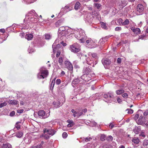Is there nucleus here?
Listing matches in <instances>:
<instances>
[{"label":"nucleus","instance_id":"obj_1","mask_svg":"<svg viewBox=\"0 0 148 148\" xmlns=\"http://www.w3.org/2000/svg\"><path fill=\"white\" fill-rule=\"evenodd\" d=\"M44 133V135L45 138L47 139L49 138V136H52L53 135L56 133V131L52 129L51 127H47L43 130Z\"/></svg>","mask_w":148,"mask_h":148},{"label":"nucleus","instance_id":"obj_2","mask_svg":"<svg viewBox=\"0 0 148 148\" xmlns=\"http://www.w3.org/2000/svg\"><path fill=\"white\" fill-rule=\"evenodd\" d=\"M48 72L46 69L42 67L40 69V72L37 75V77L38 79H44L48 75Z\"/></svg>","mask_w":148,"mask_h":148},{"label":"nucleus","instance_id":"obj_3","mask_svg":"<svg viewBox=\"0 0 148 148\" xmlns=\"http://www.w3.org/2000/svg\"><path fill=\"white\" fill-rule=\"evenodd\" d=\"M77 32L78 34H75V38L80 40L81 42H85V40L84 39V38L85 37V34L84 32V31L82 30H81L79 31V32H78L77 31Z\"/></svg>","mask_w":148,"mask_h":148},{"label":"nucleus","instance_id":"obj_4","mask_svg":"<svg viewBox=\"0 0 148 148\" xmlns=\"http://www.w3.org/2000/svg\"><path fill=\"white\" fill-rule=\"evenodd\" d=\"M102 95L103 98L106 99V100H105V101L106 102H110L111 101V98L114 97L113 92H108V93H104L102 94Z\"/></svg>","mask_w":148,"mask_h":148},{"label":"nucleus","instance_id":"obj_5","mask_svg":"<svg viewBox=\"0 0 148 148\" xmlns=\"http://www.w3.org/2000/svg\"><path fill=\"white\" fill-rule=\"evenodd\" d=\"M144 10L143 5L141 4H138L137 7V14L138 15L142 14Z\"/></svg>","mask_w":148,"mask_h":148},{"label":"nucleus","instance_id":"obj_6","mask_svg":"<svg viewBox=\"0 0 148 148\" xmlns=\"http://www.w3.org/2000/svg\"><path fill=\"white\" fill-rule=\"evenodd\" d=\"M101 62L105 68H107L111 63L110 61L107 58L103 59Z\"/></svg>","mask_w":148,"mask_h":148},{"label":"nucleus","instance_id":"obj_7","mask_svg":"<svg viewBox=\"0 0 148 148\" xmlns=\"http://www.w3.org/2000/svg\"><path fill=\"white\" fill-rule=\"evenodd\" d=\"M70 50L72 52L74 53L77 52L79 51V48L77 47V44H75L71 46Z\"/></svg>","mask_w":148,"mask_h":148},{"label":"nucleus","instance_id":"obj_8","mask_svg":"<svg viewBox=\"0 0 148 148\" xmlns=\"http://www.w3.org/2000/svg\"><path fill=\"white\" fill-rule=\"evenodd\" d=\"M38 114L39 116H41L42 118L44 119L47 118L49 115V114L48 115L47 114H45V112L43 110L39 111L38 112Z\"/></svg>","mask_w":148,"mask_h":148},{"label":"nucleus","instance_id":"obj_9","mask_svg":"<svg viewBox=\"0 0 148 148\" xmlns=\"http://www.w3.org/2000/svg\"><path fill=\"white\" fill-rule=\"evenodd\" d=\"M64 64L66 66L69 70H72L73 69V66L72 64L69 61H66L64 62Z\"/></svg>","mask_w":148,"mask_h":148},{"label":"nucleus","instance_id":"obj_10","mask_svg":"<svg viewBox=\"0 0 148 148\" xmlns=\"http://www.w3.org/2000/svg\"><path fill=\"white\" fill-rule=\"evenodd\" d=\"M144 119V117H143L142 116H140L138 120L137 121V123L138 124L144 125L145 124Z\"/></svg>","mask_w":148,"mask_h":148},{"label":"nucleus","instance_id":"obj_11","mask_svg":"<svg viewBox=\"0 0 148 148\" xmlns=\"http://www.w3.org/2000/svg\"><path fill=\"white\" fill-rule=\"evenodd\" d=\"M86 46L88 48H92L94 47V46L92 45V41L90 39L86 40Z\"/></svg>","mask_w":148,"mask_h":148},{"label":"nucleus","instance_id":"obj_12","mask_svg":"<svg viewBox=\"0 0 148 148\" xmlns=\"http://www.w3.org/2000/svg\"><path fill=\"white\" fill-rule=\"evenodd\" d=\"M127 4V2L126 0H121L119 3V6L121 8H123Z\"/></svg>","mask_w":148,"mask_h":148},{"label":"nucleus","instance_id":"obj_13","mask_svg":"<svg viewBox=\"0 0 148 148\" xmlns=\"http://www.w3.org/2000/svg\"><path fill=\"white\" fill-rule=\"evenodd\" d=\"M82 57L83 58H85L86 60V63L89 65H90L92 63V61H91L90 59L88 58H87V56L86 55H83Z\"/></svg>","mask_w":148,"mask_h":148},{"label":"nucleus","instance_id":"obj_14","mask_svg":"<svg viewBox=\"0 0 148 148\" xmlns=\"http://www.w3.org/2000/svg\"><path fill=\"white\" fill-rule=\"evenodd\" d=\"M77 111L75 113V117H77V118H79L80 116L82 115L83 114V112L82 111V110L81 109H78L76 110Z\"/></svg>","mask_w":148,"mask_h":148},{"label":"nucleus","instance_id":"obj_15","mask_svg":"<svg viewBox=\"0 0 148 148\" xmlns=\"http://www.w3.org/2000/svg\"><path fill=\"white\" fill-rule=\"evenodd\" d=\"M131 30L135 34H138L140 33V31L139 28H135L133 27H132L131 28Z\"/></svg>","mask_w":148,"mask_h":148},{"label":"nucleus","instance_id":"obj_16","mask_svg":"<svg viewBox=\"0 0 148 148\" xmlns=\"http://www.w3.org/2000/svg\"><path fill=\"white\" fill-rule=\"evenodd\" d=\"M88 55L89 56H91L93 58H95V59H97L98 58L97 55L95 53L89 52L88 53Z\"/></svg>","mask_w":148,"mask_h":148},{"label":"nucleus","instance_id":"obj_17","mask_svg":"<svg viewBox=\"0 0 148 148\" xmlns=\"http://www.w3.org/2000/svg\"><path fill=\"white\" fill-rule=\"evenodd\" d=\"M63 20L60 19L56 23V26L58 27L60 26H62L63 25Z\"/></svg>","mask_w":148,"mask_h":148},{"label":"nucleus","instance_id":"obj_18","mask_svg":"<svg viewBox=\"0 0 148 148\" xmlns=\"http://www.w3.org/2000/svg\"><path fill=\"white\" fill-rule=\"evenodd\" d=\"M148 145V140H145L141 148H147V146Z\"/></svg>","mask_w":148,"mask_h":148},{"label":"nucleus","instance_id":"obj_19","mask_svg":"<svg viewBox=\"0 0 148 148\" xmlns=\"http://www.w3.org/2000/svg\"><path fill=\"white\" fill-rule=\"evenodd\" d=\"M33 37V36L31 34H27L25 35V38L28 40H31Z\"/></svg>","mask_w":148,"mask_h":148},{"label":"nucleus","instance_id":"obj_20","mask_svg":"<svg viewBox=\"0 0 148 148\" xmlns=\"http://www.w3.org/2000/svg\"><path fill=\"white\" fill-rule=\"evenodd\" d=\"M81 81L80 79H79L78 78L75 79L73 80L72 82V85L73 86V85H75L78 84Z\"/></svg>","mask_w":148,"mask_h":148},{"label":"nucleus","instance_id":"obj_21","mask_svg":"<svg viewBox=\"0 0 148 148\" xmlns=\"http://www.w3.org/2000/svg\"><path fill=\"white\" fill-rule=\"evenodd\" d=\"M2 148H12V147L10 144L8 143H6L3 144Z\"/></svg>","mask_w":148,"mask_h":148},{"label":"nucleus","instance_id":"obj_22","mask_svg":"<svg viewBox=\"0 0 148 148\" xmlns=\"http://www.w3.org/2000/svg\"><path fill=\"white\" fill-rule=\"evenodd\" d=\"M8 103L12 105H16L18 104V102L16 100H11L9 101Z\"/></svg>","mask_w":148,"mask_h":148},{"label":"nucleus","instance_id":"obj_23","mask_svg":"<svg viewBox=\"0 0 148 148\" xmlns=\"http://www.w3.org/2000/svg\"><path fill=\"white\" fill-rule=\"evenodd\" d=\"M84 18L86 19V20L88 23H90L92 20V18H90V15H85Z\"/></svg>","mask_w":148,"mask_h":148},{"label":"nucleus","instance_id":"obj_24","mask_svg":"<svg viewBox=\"0 0 148 148\" xmlns=\"http://www.w3.org/2000/svg\"><path fill=\"white\" fill-rule=\"evenodd\" d=\"M90 70L89 67L84 68L83 71L86 75H88L89 72L90 71Z\"/></svg>","mask_w":148,"mask_h":148},{"label":"nucleus","instance_id":"obj_25","mask_svg":"<svg viewBox=\"0 0 148 148\" xmlns=\"http://www.w3.org/2000/svg\"><path fill=\"white\" fill-rule=\"evenodd\" d=\"M140 130V127H136L135 129L133 131L136 134H138Z\"/></svg>","mask_w":148,"mask_h":148},{"label":"nucleus","instance_id":"obj_26","mask_svg":"<svg viewBox=\"0 0 148 148\" xmlns=\"http://www.w3.org/2000/svg\"><path fill=\"white\" fill-rule=\"evenodd\" d=\"M21 123L20 122H17L15 124V127L14 128V130H15V128H16L17 130H19L20 128L21 125L20 123Z\"/></svg>","mask_w":148,"mask_h":148},{"label":"nucleus","instance_id":"obj_27","mask_svg":"<svg viewBox=\"0 0 148 148\" xmlns=\"http://www.w3.org/2000/svg\"><path fill=\"white\" fill-rule=\"evenodd\" d=\"M80 5V3L79 2H77L74 7L75 9L76 10H78L79 8V6Z\"/></svg>","mask_w":148,"mask_h":148},{"label":"nucleus","instance_id":"obj_28","mask_svg":"<svg viewBox=\"0 0 148 148\" xmlns=\"http://www.w3.org/2000/svg\"><path fill=\"white\" fill-rule=\"evenodd\" d=\"M90 123H89V125L91 127H93L96 125L97 123L93 120L91 121H89Z\"/></svg>","mask_w":148,"mask_h":148},{"label":"nucleus","instance_id":"obj_29","mask_svg":"<svg viewBox=\"0 0 148 148\" xmlns=\"http://www.w3.org/2000/svg\"><path fill=\"white\" fill-rule=\"evenodd\" d=\"M23 135V133L20 131H18L16 134V136L18 138H21Z\"/></svg>","mask_w":148,"mask_h":148},{"label":"nucleus","instance_id":"obj_30","mask_svg":"<svg viewBox=\"0 0 148 148\" xmlns=\"http://www.w3.org/2000/svg\"><path fill=\"white\" fill-rule=\"evenodd\" d=\"M132 141L134 143L138 144L139 143L140 140L138 138H134L133 139Z\"/></svg>","mask_w":148,"mask_h":148},{"label":"nucleus","instance_id":"obj_31","mask_svg":"<svg viewBox=\"0 0 148 148\" xmlns=\"http://www.w3.org/2000/svg\"><path fill=\"white\" fill-rule=\"evenodd\" d=\"M107 38H102L100 40H99V43H101V42H102V44H103L104 42H106L107 41Z\"/></svg>","mask_w":148,"mask_h":148},{"label":"nucleus","instance_id":"obj_32","mask_svg":"<svg viewBox=\"0 0 148 148\" xmlns=\"http://www.w3.org/2000/svg\"><path fill=\"white\" fill-rule=\"evenodd\" d=\"M124 90L123 89L119 90L116 91V93L117 95H120L124 92Z\"/></svg>","mask_w":148,"mask_h":148},{"label":"nucleus","instance_id":"obj_33","mask_svg":"<svg viewBox=\"0 0 148 148\" xmlns=\"http://www.w3.org/2000/svg\"><path fill=\"white\" fill-rule=\"evenodd\" d=\"M90 76V75H87V76L85 77V78L84 80V82H88L91 79L89 77V76Z\"/></svg>","mask_w":148,"mask_h":148},{"label":"nucleus","instance_id":"obj_34","mask_svg":"<svg viewBox=\"0 0 148 148\" xmlns=\"http://www.w3.org/2000/svg\"><path fill=\"white\" fill-rule=\"evenodd\" d=\"M45 38L46 40H49L51 38V36L48 34H46L44 35Z\"/></svg>","mask_w":148,"mask_h":148},{"label":"nucleus","instance_id":"obj_35","mask_svg":"<svg viewBox=\"0 0 148 148\" xmlns=\"http://www.w3.org/2000/svg\"><path fill=\"white\" fill-rule=\"evenodd\" d=\"M129 23V21L128 19H127L125 20V21L122 23V25H128Z\"/></svg>","mask_w":148,"mask_h":148},{"label":"nucleus","instance_id":"obj_36","mask_svg":"<svg viewBox=\"0 0 148 148\" xmlns=\"http://www.w3.org/2000/svg\"><path fill=\"white\" fill-rule=\"evenodd\" d=\"M53 104L55 105V107L56 108H57L59 106L60 102L58 101H57L56 102L54 101L53 102Z\"/></svg>","mask_w":148,"mask_h":148},{"label":"nucleus","instance_id":"obj_37","mask_svg":"<svg viewBox=\"0 0 148 148\" xmlns=\"http://www.w3.org/2000/svg\"><path fill=\"white\" fill-rule=\"evenodd\" d=\"M55 79H53L51 82L50 87V89L51 90H53V89L55 83Z\"/></svg>","mask_w":148,"mask_h":148},{"label":"nucleus","instance_id":"obj_38","mask_svg":"<svg viewBox=\"0 0 148 148\" xmlns=\"http://www.w3.org/2000/svg\"><path fill=\"white\" fill-rule=\"evenodd\" d=\"M101 24L102 27L105 29H107V27L106 26V24L105 23L103 22H101Z\"/></svg>","mask_w":148,"mask_h":148},{"label":"nucleus","instance_id":"obj_39","mask_svg":"<svg viewBox=\"0 0 148 148\" xmlns=\"http://www.w3.org/2000/svg\"><path fill=\"white\" fill-rule=\"evenodd\" d=\"M7 104L6 101H4V102L0 103V108H1L4 106H6Z\"/></svg>","mask_w":148,"mask_h":148},{"label":"nucleus","instance_id":"obj_40","mask_svg":"<svg viewBox=\"0 0 148 148\" xmlns=\"http://www.w3.org/2000/svg\"><path fill=\"white\" fill-rule=\"evenodd\" d=\"M58 62L60 65H62L63 62V59L62 58L60 57L59 58L58 60Z\"/></svg>","mask_w":148,"mask_h":148},{"label":"nucleus","instance_id":"obj_41","mask_svg":"<svg viewBox=\"0 0 148 148\" xmlns=\"http://www.w3.org/2000/svg\"><path fill=\"white\" fill-rule=\"evenodd\" d=\"M106 138V136L104 134H102L101 136L100 139L102 141H104Z\"/></svg>","mask_w":148,"mask_h":148},{"label":"nucleus","instance_id":"obj_42","mask_svg":"<svg viewBox=\"0 0 148 148\" xmlns=\"http://www.w3.org/2000/svg\"><path fill=\"white\" fill-rule=\"evenodd\" d=\"M126 111H128L127 113L129 114H132L133 112V110L131 109H127L126 110Z\"/></svg>","mask_w":148,"mask_h":148},{"label":"nucleus","instance_id":"obj_43","mask_svg":"<svg viewBox=\"0 0 148 148\" xmlns=\"http://www.w3.org/2000/svg\"><path fill=\"white\" fill-rule=\"evenodd\" d=\"M95 7H96L97 9H99L101 7V5L100 4L95 3L94 4Z\"/></svg>","mask_w":148,"mask_h":148},{"label":"nucleus","instance_id":"obj_44","mask_svg":"<svg viewBox=\"0 0 148 148\" xmlns=\"http://www.w3.org/2000/svg\"><path fill=\"white\" fill-rule=\"evenodd\" d=\"M122 28L121 27H117L115 29V30L116 31H119L121 30Z\"/></svg>","mask_w":148,"mask_h":148},{"label":"nucleus","instance_id":"obj_45","mask_svg":"<svg viewBox=\"0 0 148 148\" xmlns=\"http://www.w3.org/2000/svg\"><path fill=\"white\" fill-rule=\"evenodd\" d=\"M92 139V138L90 137H88L85 138V141L88 142L90 141Z\"/></svg>","mask_w":148,"mask_h":148},{"label":"nucleus","instance_id":"obj_46","mask_svg":"<svg viewBox=\"0 0 148 148\" xmlns=\"http://www.w3.org/2000/svg\"><path fill=\"white\" fill-rule=\"evenodd\" d=\"M77 110H76V111H75L74 109H72L71 110V112L73 113V116L74 117H75V113L76 111H77Z\"/></svg>","mask_w":148,"mask_h":148},{"label":"nucleus","instance_id":"obj_47","mask_svg":"<svg viewBox=\"0 0 148 148\" xmlns=\"http://www.w3.org/2000/svg\"><path fill=\"white\" fill-rule=\"evenodd\" d=\"M61 83V80L60 79H57L56 81V84L57 85L60 84Z\"/></svg>","mask_w":148,"mask_h":148},{"label":"nucleus","instance_id":"obj_48","mask_svg":"<svg viewBox=\"0 0 148 148\" xmlns=\"http://www.w3.org/2000/svg\"><path fill=\"white\" fill-rule=\"evenodd\" d=\"M86 76H87V75L86 74H84L81 76L80 79L83 80V82L84 81V79Z\"/></svg>","mask_w":148,"mask_h":148},{"label":"nucleus","instance_id":"obj_49","mask_svg":"<svg viewBox=\"0 0 148 148\" xmlns=\"http://www.w3.org/2000/svg\"><path fill=\"white\" fill-rule=\"evenodd\" d=\"M67 134L66 132H63L62 134L63 137L65 138L67 137Z\"/></svg>","mask_w":148,"mask_h":148},{"label":"nucleus","instance_id":"obj_50","mask_svg":"<svg viewBox=\"0 0 148 148\" xmlns=\"http://www.w3.org/2000/svg\"><path fill=\"white\" fill-rule=\"evenodd\" d=\"M67 122L70 124H74L73 121L72 120H68L67 121Z\"/></svg>","mask_w":148,"mask_h":148},{"label":"nucleus","instance_id":"obj_51","mask_svg":"<svg viewBox=\"0 0 148 148\" xmlns=\"http://www.w3.org/2000/svg\"><path fill=\"white\" fill-rule=\"evenodd\" d=\"M59 31H62L65 30V28L63 26H62L59 28Z\"/></svg>","mask_w":148,"mask_h":148},{"label":"nucleus","instance_id":"obj_52","mask_svg":"<svg viewBox=\"0 0 148 148\" xmlns=\"http://www.w3.org/2000/svg\"><path fill=\"white\" fill-rule=\"evenodd\" d=\"M124 98H127L128 96V94L126 93H124L122 95Z\"/></svg>","mask_w":148,"mask_h":148},{"label":"nucleus","instance_id":"obj_53","mask_svg":"<svg viewBox=\"0 0 148 148\" xmlns=\"http://www.w3.org/2000/svg\"><path fill=\"white\" fill-rule=\"evenodd\" d=\"M112 138H113L112 136H110L107 138V139L108 140H112Z\"/></svg>","mask_w":148,"mask_h":148},{"label":"nucleus","instance_id":"obj_54","mask_svg":"<svg viewBox=\"0 0 148 148\" xmlns=\"http://www.w3.org/2000/svg\"><path fill=\"white\" fill-rule=\"evenodd\" d=\"M60 53L61 52L60 51L58 50L57 51V53L56 55V57L57 58L60 55Z\"/></svg>","mask_w":148,"mask_h":148},{"label":"nucleus","instance_id":"obj_55","mask_svg":"<svg viewBox=\"0 0 148 148\" xmlns=\"http://www.w3.org/2000/svg\"><path fill=\"white\" fill-rule=\"evenodd\" d=\"M121 60L120 58H118L117 59V62L118 63H120L121 62Z\"/></svg>","mask_w":148,"mask_h":148},{"label":"nucleus","instance_id":"obj_56","mask_svg":"<svg viewBox=\"0 0 148 148\" xmlns=\"http://www.w3.org/2000/svg\"><path fill=\"white\" fill-rule=\"evenodd\" d=\"M145 36L144 34L141 35L140 36H139V39H143L144 37Z\"/></svg>","mask_w":148,"mask_h":148},{"label":"nucleus","instance_id":"obj_57","mask_svg":"<svg viewBox=\"0 0 148 148\" xmlns=\"http://www.w3.org/2000/svg\"><path fill=\"white\" fill-rule=\"evenodd\" d=\"M23 111V110L21 109L18 110L17 111V112L19 113H22Z\"/></svg>","mask_w":148,"mask_h":148},{"label":"nucleus","instance_id":"obj_58","mask_svg":"<svg viewBox=\"0 0 148 148\" xmlns=\"http://www.w3.org/2000/svg\"><path fill=\"white\" fill-rule=\"evenodd\" d=\"M148 114V110H146L144 113V115L146 116Z\"/></svg>","mask_w":148,"mask_h":148},{"label":"nucleus","instance_id":"obj_59","mask_svg":"<svg viewBox=\"0 0 148 148\" xmlns=\"http://www.w3.org/2000/svg\"><path fill=\"white\" fill-rule=\"evenodd\" d=\"M15 114V112L14 111H12L10 113V115L11 116H13Z\"/></svg>","mask_w":148,"mask_h":148},{"label":"nucleus","instance_id":"obj_60","mask_svg":"<svg viewBox=\"0 0 148 148\" xmlns=\"http://www.w3.org/2000/svg\"><path fill=\"white\" fill-rule=\"evenodd\" d=\"M114 124L112 123H110V127L111 129H112L114 126Z\"/></svg>","mask_w":148,"mask_h":148},{"label":"nucleus","instance_id":"obj_61","mask_svg":"<svg viewBox=\"0 0 148 148\" xmlns=\"http://www.w3.org/2000/svg\"><path fill=\"white\" fill-rule=\"evenodd\" d=\"M139 117V115L138 114H135L134 116V119H137Z\"/></svg>","mask_w":148,"mask_h":148},{"label":"nucleus","instance_id":"obj_62","mask_svg":"<svg viewBox=\"0 0 148 148\" xmlns=\"http://www.w3.org/2000/svg\"><path fill=\"white\" fill-rule=\"evenodd\" d=\"M74 125V124H68L67 125V127H72Z\"/></svg>","mask_w":148,"mask_h":148},{"label":"nucleus","instance_id":"obj_63","mask_svg":"<svg viewBox=\"0 0 148 148\" xmlns=\"http://www.w3.org/2000/svg\"><path fill=\"white\" fill-rule=\"evenodd\" d=\"M82 112H84L85 113L87 111V109L86 108H84L82 110Z\"/></svg>","mask_w":148,"mask_h":148},{"label":"nucleus","instance_id":"obj_64","mask_svg":"<svg viewBox=\"0 0 148 148\" xmlns=\"http://www.w3.org/2000/svg\"><path fill=\"white\" fill-rule=\"evenodd\" d=\"M31 148H41V147H39V146L38 145L37 146H33Z\"/></svg>","mask_w":148,"mask_h":148}]
</instances>
